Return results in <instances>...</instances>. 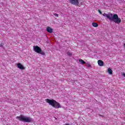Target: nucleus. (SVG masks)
Returning <instances> with one entry per match:
<instances>
[{
    "instance_id": "f257e3e1",
    "label": "nucleus",
    "mask_w": 125,
    "mask_h": 125,
    "mask_svg": "<svg viewBox=\"0 0 125 125\" xmlns=\"http://www.w3.org/2000/svg\"><path fill=\"white\" fill-rule=\"evenodd\" d=\"M103 15L104 17H106L107 19H109L110 21H113L116 24H120L122 22V20L119 18V16L117 14H114L113 16V14L112 13H104Z\"/></svg>"
},
{
    "instance_id": "f03ea898",
    "label": "nucleus",
    "mask_w": 125,
    "mask_h": 125,
    "mask_svg": "<svg viewBox=\"0 0 125 125\" xmlns=\"http://www.w3.org/2000/svg\"><path fill=\"white\" fill-rule=\"evenodd\" d=\"M16 119L19 120L21 122H23V123H31L33 122V119L23 115H21L20 116H17Z\"/></svg>"
},
{
    "instance_id": "7ed1b4c3",
    "label": "nucleus",
    "mask_w": 125,
    "mask_h": 125,
    "mask_svg": "<svg viewBox=\"0 0 125 125\" xmlns=\"http://www.w3.org/2000/svg\"><path fill=\"white\" fill-rule=\"evenodd\" d=\"M33 50L35 52H37V53H39V54H41L42 55H44L45 54L44 52L42 50V49L39 46H33Z\"/></svg>"
},
{
    "instance_id": "20e7f679",
    "label": "nucleus",
    "mask_w": 125,
    "mask_h": 125,
    "mask_svg": "<svg viewBox=\"0 0 125 125\" xmlns=\"http://www.w3.org/2000/svg\"><path fill=\"white\" fill-rule=\"evenodd\" d=\"M45 101L47 103H48V104L51 105V106H52V107H54V104L56 103V101L54 100H49L48 99H46Z\"/></svg>"
},
{
    "instance_id": "39448f33",
    "label": "nucleus",
    "mask_w": 125,
    "mask_h": 125,
    "mask_svg": "<svg viewBox=\"0 0 125 125\" xmlns=\"http://www.w3.org/2000/svg\"><path fill=\"white\" fill-rule=\"evenodd\" d=\"M69 2L71 3V4H73L74 5H79V0H68Z\"/></svg>"
},
{
    "instance_id": "423d86ee",
    "label": "nucleus",
    "mask_w": 125,
    "mask_h": 125,
    "mask_svg": "<svg viewBox=\"0 0 125 125\" xmlns=\"http://www.w3.org/2000/svg\"><path fill=\"white\" fill-rule=\"evenodd\" d=\"M17 67L21 70H24L25 69L24 66H23V65H22V64H21V63H19L17 64Z\"/></svg>"
},
{
    "instance_id": "0eeeda50",
    "label": "nucleus",
    "mask_w": 125,
    "mask_h": 125,
    "mask_svg": "<svg viewBox=\"0 0 125 125\" xmlns=\"http://www.w3.org/2000/svg\"><path fill=\"white\" fill-rule=\"evenodd\" d=\"M54 108H61V106L60 105V104H59L58 102L56 101V103H55Z\"/></svg>"
},
{
    "instance_id": "6e6552de",
    "label": "nucleus",
    "mask_w": 125,
    "mask_h": 125,
    "mask_svg": "<svg viewBox=\"0 0 125 125\" xmlns=\"http://www.w3.org/2000/svg\"><path fill=\"white\" fill-rule=\"evenodd\" d=\"M46 31L48 32V33H51L53 32V29L51 27H48L46 28Z\"/></svg>"
},
{
    "instance_id": "1a4fd4ad",
    "label": "nucleus",
    "mask_w": 125,
    "mask_h": 125,
    "mask_svg": "<svg viewBox=\"0 0 125 125\" xmlns=\"http://www.w3.org/2000/svg\"><path fill=\"white\" fill-rule=\"evenodd\" d=\"M98 65L101 66H103L104 64V62H103V61L101 60H99L98 61Z\"/></svg>"
},
{
    "instance_id": "9d476101",
    "label": "nucleus",
    "mask_w": 125,
    "mask_h": 125,
    "mask_svg": "<svg viewBox=\"0 0 125 125\" xmlns=\"http://www.w3.org/2000/svg\"><path fill=\"white\" fill-rule=\"evenodd\" d=\"M107 72L109 75H112L113 74V70L111 69V68H108Z\"/></svg>"
},
{
    "instance_id": "9b49d317",
    "label": "nucleus",
    "mask_w": 125,
    "mask_h": 125,
    "mask_svg": "<svg viewBox=\"0 0 125 125\" xmlns=\"http://www.w3.org/2000/svg\"><path fill=\"white\" fill-rule=\"evenodd\" d=\"M79 62H80V64H86V62H84V61L82 59L79 60Z\"/></svg>"
},
{
    "instance_id": "f8f14e48",
    "label": "nucleus",
    "mask_w": 125,
    "mask_h": 125,
    "mask_svg": "<svg viewBox=\"0 0 125 125\" xmlns=\"http://www.w3.org/2000/svg\"><path fill=\"white\" fill-rule=\"evenodd\" d=\"M92 26L95 27H98V24H97V23H95V22H93Z\"/></svg>"
},
{
    "instance_id": "ddd939ff",
    "label": "nucleus",
    "mask_w": 125,
    "mask_h": 125,
    "mask_svg": "<svg viewBox=\"0 0 125 125\" xmlns=\"http://www.w3.org/2000/svg\"><path fill=\"white\" fill-rule=\"evenodd\" d=\"M67 55H68V56H72V53L68 52H67Z\"/></svg>"
},
{
    "instance_id": "4468645a",
    "label": "nucleus",
    "mask_w": 125,
    "mask_h": 125,
    "mask_svg": "<svg viewBox=\"0 0 125 125\" xmlns=\"http://www.w3.org/2000/svg\"><path fill=\"white\" fill-rule=\"evenodd\" d=\"M0 47H2V48H3V43H1L0 44Z\"/></svg>"
},
{
    "instance_id": "2eb2a0df",
    "label": "nucleus",
    "mask_w": 125,
    "mask_h": 125,
    "mask_svg": "<svg viewBox=\"0 0 125 125\" xmlns=\"http://www.w3.org/2000/svg\"><path fill=\"white\" fill-rule=\"evenodd\" d=\"M53 15L56 17H58V14H56V13H54L53 14Z\"/></svg>"
},
{
    "instance_id": "dca6fc26",
    "label": "nucleus",
    "mask_w": 125,
    "mask_h": 125,
    "mask_svg": "<svg viewBox=\"0 0 125 125\" xmlns=\"http://www.w3.org/2000/svg\"><path fill=\"white\" fill-rule=\"evenodd\" d=\"M87 66V67H89V68H90V67H91V65H90V64L89 63H88Z\"/></svg>"
},
{
    "instance_id": "f3484780",
    "label": "nucleus",
    "mask_w": 125,
    "mask_h": 125,
    "mask_svg": "<svg viewBox=\"0 0 125 125\" xmlns=\"http://www.w3.org/2000/svg\"><path fill=\"white\" fill-rule=\"evenodd\" d=\"M98 12H99L100 14H102V12H101V11L100 10H98Z\"/></svg>"
},
{
    "instance_id": "a211bd4d",
    "label": "nucleus",
    "mask_w": 125,
    "mask_h": 125,
    "mask_svg": "<svg viewBox=\"0 0 125 125\" xmlns=\"http://www.w3.org/2000/svg\"><path fill=\"white\" fill-rule=\"evenodd\" d=\"M123 76L125 77V73H123Z\"/></svg>"
}]
</instances>
